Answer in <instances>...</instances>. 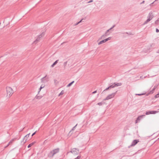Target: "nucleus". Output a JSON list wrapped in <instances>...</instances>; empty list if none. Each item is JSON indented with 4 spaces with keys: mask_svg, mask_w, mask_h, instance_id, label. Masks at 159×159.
Listing matches in <instances>:
<instances>
[{
    "mask_svg": "<svg viewBox=\"0 0 159 159\" xmlns=\"http://www.w3.org/2000/svg\"><path fill=\"white\" fill-rule=\"evenodd\" d=\"M59 151V149L58 148L55 149L50 152L48 154L49 157H52L54 155L58 152Z\"/></svg>",
    "mask_w": 159,
    "mask_h": 159,
    "instance_id": "1",
    "label": "nucleus"
},
{
    "mask_svg": "<svg viewBox=\"0 0 159 159\" xmlns=\"http://www.w3.org/2000/svg\"><path fill=\"white\" fill-rule=\"evenodd\" d=\"M6 91L7 96L8 97H10L14 93L12 89L10 87H7L6 88Z\"/></svg>",
    "mask_w": 159,
    "mask_h": 159,
    "instance_id": "2",
    "label": "nucleus"
},
{
    "mask_svg": "<svg viewBox=\"0 0 159 159\" xmlns=\"http://www.w3.org/2000/svg\"><path fill=\"white\" fill-rule=\"evenodd\" d=\"M153 14L152 13H150L148 16V19L144 22V24H145L150 21L153 18Z\"/></svg>",
    "mask_w": 159,
    "mask_h": 159,
    "instance_id": "3",
    "label": "nucleus"
},
{
    "mask_svg": "<svg viewBox=\"0 0 159 159\" xmlns=\"http://www.w3.org/2000/svg\"><path fill=\"white\" fill-rule=\"evenodd\" d=\"M79 152V149L76 148H73L71 149V151L70 152L74 155H77L78 154V152Z\"/></svg>",
    "mask_w": 159,
    "mask_h": 159,
    "instance_id": "4",
    "label": "nucleus"
},
{
    "mask_svg": "<svg viewBox=\"0 0 159 159\" xmlns=\"http://www.w3.org/2000/svg\"><path fill=\"white\" fill-rule=\"evenodd\" d=\"M117 92V91H116L115 93H113L112 94L109 95L108 96H107L106 97V98L105 99H104V100H108L111 98H113L115 95L116 93Z\"/></svg>",
    "mask_w": 159,
    "mask_h": 159,
    "instance_id": "5",
    "label": "nucleus"
},
{
    "mask_svg": "<svg viewBox=\"0 0 159 159\" xmlns=\"http://www.w3.org/2000/svg\"><path fill=\"white\" fill-rule=\"evenodd\" d=\"M49 78L47 77V75L42 78L41 79V81L42 83H45L48 81Z\"/></svg>",
    "mask_w": 159,
    "mask_h": 159,
    "instance_id": "6",
    "label": "nucleus"
},
{
    "mask_svg": "<svg viewBox=\"0 0 159 159\" xmlns=\"http://www.w3.org/2000/svg\"><path fill=\"white\" fill-rule=\"evenodd\" d=\"M139 142V139L134 140L133 141L130 146H134Z\"/></svg>",
    "mask_w": 159,
    "mask_h": 159,
    "instance_id": "7",
    "label": "nucleus"
},
{
    "mask_svg": "<svg viewBox=\"0 0 159 159\" xmlns=\"http://www.w3.org/2000/svg\"><path fill=\"white\" fill-rule=\"evenodd\" d=\"M157 111H147L145 113L146 115H148L150 114H155L157 113Z\"/></svg>",
    "mask_w": 159,
    "mask_h": 159,
    "instance_id": "8",
    "label": "nucleus"
},
{
    "mask_svg": "<svg viewBox=\"0 0 159 159\" xmlns=\"http://www.w3.org/2000/svg\"><path fill=\"white\" fill-rule=\"evenodd\" d=\"M145 116V115H141L139 116L137 118V120H136V123H138L139 121H140V120L142 118H143V117H144Z\"/></svg>",
    "mask_w": 159,
    "mask_h": 159,
    "instance_id": "9",
    "label": "nucleus"
},
{
    "mask_svg": "<svg viewBox=\"0 0 159 159\" xmlns=\"http://www.w3.org/2000/svg\"><path fill=\"white\" fill-rule=\"evenodd\" d=\"M45 31L44 30L38 36V37L37 39H40L42 37H43L44 35Z\"/></svg>",
    "mask_w": 159,
    "mask_h": 159,
    "instance_id": "10",
    "label": "nucleus"
},
{
    "mask_svg": "<svg viewBox=\"0 0 159 159\" xmlns=\"http://www.w3.org/2000/svg\"><path fill=\"white\" fill-rule=\"evenodd\" d=\"M114 84L115 85V87H117L118 86H121L122 85L121 83H114Z\"/></svg>",
    "mask_w": 159,
    "mask_h": 159,
    "instance_id": "11",
    "label": "nucleus"
},
{
    "mask_svg": "<svg viewBox=\"0 0 159 159\" xmlns=\"http://www.w3.org/2000/svg\"><path fill=\"white\" fill-rule=\"evenodd\" d=\"M155 89H154L153 88L146 95L147 96H148L149 94H151L153 93L154 91H155Z\"/></svg>",
    "mask_w": 159,
    "mask_h": 159,
    "instance_id": "12",
    "label": "nucleus"
},
{
    "mask_svg": "<svg viewBox=\"0 0 159 159\" xmlns=\"http://www.w3.org/2000/svg\"><path fill=\"white\" fill-rule=\"evenodd\" d=\"M14 139H11L10 142H9V143L5 147V148H6L8 146H9V145L11 144L14 141Z\"/></svg>",
    "mask_w": 159,
    "mask_h": 159,
    "instance_id": "13",
    "label": "nucleus"
},
{
    "mask_svg": "<svg viewBox=\"0 0 159 159\" xmlns=\"http://www.w3.org/2000/svg\"><path fill=\"white\" fill-rule=\"evenodd\" d=\"M59 61L58 60H56L52 65L51 67H53L54 66L57 64V63L58 62V61Z\"/></svg>",
    "mask_w": 159,
    "mask_h": 159,
    "instance_id": "14",
    "label": "nucleus"
},
{
    "mask_svg": "<svg viewBox=\"0 0 159 159\" xmlns=\"http://www.w3.org/2000/svg\"><path fill=\"white\" fill-rule=\"evenodd\" d=\"M107 40H101L100 42L98 43V45H100L103 43L106 42Z\"/></svg>",
    "mask_w": 159,
    "mask_h": 159,
    "instance_id": "15",
    "label": "nucleus"
},
{
    "mask_svg": "<svg viewBox=\"0 0 159 159\" xmlns=\"http://www.w3.org/2000/svg\"><path fill=\"white\" fill-rule=\"evenodd\" d=\"M105 104V102H100L98 103L97 104L99 106H102L103 104Z\"/></svg>",
    "mask_w": 159,
    "mask_h": 159,
    "instance_id": "16",
    "label": "nucleus"
},
{
    "mask_svg": "<svg viewBox=\"0 0 159 159\" xmlns=\"http://www.w3.org/2000/svg\"><path fill=\"white\" fill-rule=\"evenodd\" d=\"M44 86H45V85L44 84H42L39 89V92L41 90L42 88H44Z\"/></svg>",
    "mask_w": 159,
    "mask_h": 159,
    "instance_id": "17",
    "label": "nucleus"
},
{
    "mask_svg": "<svg viewBox=\"0 0 159 159\" xmlns=\"http://www.w3.org/2000/svg\"><path fill=\"white\" fill-rule=\"evenodd\" d=\"M34 143V142H33L30 144L28 146V148H29L32 146Z\"/></svg>",
    "mask_w": 159,
    "mask_h": 159,
    "instance_id": "18",
    "label": "nucleus"
},
{
    "mask_svg": "<svg viewBox=\"0 0 159 159\" xmlns=\"http://www.w3.org/2000/svg\"><path fill=\"white\" fill-rule=\"evenodd\" d=\"M64 93V90H63L58 95V96H60V95H63Z\"/></svg>",
    "mask_w": 159,
    "mask_h": 159,
    "instance_id": "19",
    "label": "nucleus"
},
{
    "mask_svg": "<svg viewBox=\"0 0 159 159\" xmlns=\"http://www.w3.org/2000/svg\"><path fill=\"white\" fill-rule=\"evenodd\" d=\"M74 81H73L70 83H69V84H68L67 85V87H68L70 86L74 83Z\"/></svg>",
    "mask_w": 159,
    "mask_h": 159,
    "instance_id": "20",
    "label": "nucleus"
},
{
    "mask_svg": "<svg viewBox=\"0 0 159 159\" xmlns=\"http://www.w3.org/2000/svg\"><path fill=\"white\" fill-rule=\"evenodd\" d=\"M110 87H111V88H115V85L114 84V83H111V84L110 86Z\"/></svg>",
    "mask_w": 159,
    "mask_h": 159,
    "instance_id": "21",
    "label": "nucleus"
},
{
    "mask_svg": "<svg viewBox=\"0 0 159 159\" xmlns=\"http://www.w3.org/2000/svg\"><path fill=\"white\" fill-rule=\"evenodd\" d=\"M159 22V18H158L155 21V23L156 24H158Z\"/></svg>",
    "mask_w": 159,
    "mask_h": 159,
    "instance_id": "22",
    "label": "nucleus"
},
{
    "mask_svg": "<svg viewBox=\"0 0 159 159\" xmlns=\"http://www.w3.org/2000/svg\"><path fill=\"white\" fill-rule=\"evenodd\" d=\"M155 98H159V94L158 93L155 96Z\"/></svg>",
    "mask_w": 159,
    "mask_h": 159,
    "instance_id": "23",
    "label": "nucleus"
},
{
    "mask_svg": "<svg viewBox=\"0 0 159 159\" xmlns=\"http://www.w3.org/2000/svg\"><path fill=\"white\" fill-rule=\"evenodd\" d=\"M111 87H110V86H109V87H108V88H107L106 89H105V90H104V91H103V92H104L106 90H107L109 89H111Z\"/></svg>",
    "mask_w": 159,
    "mask_h": 159,
    "instance_id": "24",
    "label": "nucleus"
},
{
    "mask_svg": "<svg viewBox=\"0 0 159 159\" xmlns=\"http://www.w3.org/2000/svg\"><path fill=\"white\" fill-rule=\"evenodd\" d=\"M54 82L56 84H57L58 83V81L56 80H54Z\"/></svg>",
    "mask_w": 159,
    "mask_h": 159,
    "instance_id": "25",
    "label": "nucleus"
},
{
    "mask_svg": "<svg viewBox=\"0 0 159 159\" xmlns=\"http://www.w3.org/2000/svg\"><path fill=\"white\" fill-rule=\"evenodd\" d=\"M80 157H81L80 156H78L77 157H76L74 159H80Z\"/></svg>",
    "mask_w": 159,
    "mask_h": 159,
    "instance_id": "26",
    "label": "nucleus"
},
{
    "mask_svg": "<svg viewBox=\"0 0 159 159\" xmlns=\"http://www.w3.org/2000/svg\"><path fill=\"white\" fill-rule=\"evenodd\" d=\"M38 41L37 40H34V41L33 42V43L34 44H36L38 42Z\"/></svg>",
    "mask_w": 159,
    "mask_h": 159,
    "instance_id": "27",
    "label": "nucleus"
},
{
    "mask_svg": "<svg viewBox=\"0 0 159 159\" xmlns=\"http://www.w3.org/2000/svg\"><path fill=\"white\" fill-rule=\"evenodd\" d=\"M145 94V93L136 94V95L140 96V95H144V94Z\"/></svg>",
    "mask_w": 159,
    "mask_h": 159,
    "instance_id": "28",
    "label": "nucleus"
},
{
    "mask_svg": "<svg viewBox=\"0 0 159 159\" xmlns=\"http://www.w3.org/2000/svg\"><path fill=\"white\" fill-rule=\"evenodd\" d=\"M30 134H27V135H26L25 136V137L24 138V139H25V137H28L29 136V135H30Z\"/></svg>",
    "mask_w": 159,
    "mask_h": 159,
    "instance_id": "29",
    "label": "nucleus"
},
{
    "mask_svg": "<svg viewBox=\"0 0 159 159\" xmlns=\"http://www.w3.org/2000/svg\"><path fill=\"white\" fill-rule=\"evenodd\" d=\"M157 87V85H155L153 87V89H155Z\"/></svg>",
    "mask_w": 159,
    "mask_h": 159,
    "instance_id": "30",
    "label": "nucleus"
},
{
    "mask_svg": "<svg viewBox=\"0 0 159 159\" xmlns=\"http://www.w3.org/2000/svg\"><path fill=\"white\" fill-rule=\"evenodd\" d=\"M67 63V61L65 62L64 63V66H66Z\"/></svg>",
    "mask_w": 159,
    "mask_h": 159,
    "instance_id": "31",
    "label": "nucleus"
},
{
    "mask_svg": "<svg viewBox=\"0 0 159 159\" xmlns=\"http://www.w3.org/2000/svg\"><path fill=\"white\" fill-rule=\"evenodd\" d=\"M156 32L157 33H158L159 32V30H158V29H156Z\"/></svg>",
    "mask_w": 159,
    "mask_h": 159,
    "instance_id": "32",
    "label": "nucleus"
},
{
    "mask_svg": "<svg viewBox=\"0 0 159 159\" xmlns=\"http://www.w3.org/2000/svg\"><path fill=\"white\" fill-rule=\"evenodd\" d=\"M77 124H76L75 126L74 127H73V128H72V130H74L75 129V128L76 126H77Z\"/></svg>",
    "mask_w": 159,
    "mask_h": 159,
    "instance_id": "33",
    "label": "nucleus"
},
{
    "mask_svg": "<svg viewBox=\"0 0 159 159\" xmlns=\"http://www.w3.org/2000/svg\"><path fill=\"white\" fill-rule=\"evenodd\" d=\"M97 90H96V91H94L92 93H93V94H94V93H97Z\"/></svg>",
    "mask_w": 159,
    "mask_h": 159,
    "instance_id": "34",
    "label": "nucleus"
},
{
    "mask_svg": "<svg viewBox=\"0 0 159 159\" xmlns=\"http://www.w3.org/2000/svg\"><path fill=\"white\" fill-rule=\"evenodd\" d=\"M36 131H35V132H34V133L32 134V136H33L35 134V133H36Z\"/></svg>",
    "mask_w": 159,
    "mask_h": 159,
    "instance_id": "35",
    "label": "nucleus"
},
{
    "mask_svg": "<svg viewBox=\"0 0 159 159\" xmlns=\"http://www.w3.org/2000/svg\"><path fill=\"white\" fill-rule=\"evenodd\" d=\"M93 2V0H90V1H89L88 2V3H90V2Z\"/></svg>",
    "mask_w": 159,
    "mask_h": 159,
    "instance_id": "36",
    "label": "nucleus"
},
{
    "mask_svg": "<svg viewBox=\"0 0 159 159\" xmlns=\"http://www.w3.org/2000/svg\"><path fill=\"white\" fill-rule=\"evenodd\" d=\"M82 20H81L80 22H78L77 24V25L78 24L80 23V22H81L82 21Z\"/></svg>",
    "mask_w": 159,
    "mask_h": 159,
    "instance_id": "37",
    "label": "nucleus"
},
{
    "mask_svg": "<svg viewBox=\"0 0 159 159\" xmlns=\"http://www.w3.org/2000/svg\"><path fill=\"white\" fill-rule=\"evenodd\" d=\"M66 43V42H63V43H61V44L62 45V44H64V43Z\"/></svg>",
    "mask_w": 159,
    "mask_h": 159,
    "instance_id": "38",
    "label": "nucleus"
},
{
    "mask_svg": "<svg viewBox=\"0 0 159 159\" xmlns=\"http://www.w3.org/2000/svg\"><path fill=\"white\" fill-rule=\"evenodd\" d=\"M157 53H159V50H158L157 52Z\"/></svg>",
    "mask_w": 159,
    "mask_h": 159,
    "instance_id": "39",
    "label": "nucleus"
},
{
    "mask_svg": "<svg viewBox=\"0 0 159 159\" xmlns=\"http://www.w3.org/2000/svg\"><path fill=\"white\" fill-rule=\"evenodd\" d=\"M158 93L159 94V93Z\"/></svg>",
    "mask_w": 159,
    "mask_h": 159,
    "instance_id": "40",
    "label": "nucleus"
}]
</instances>
